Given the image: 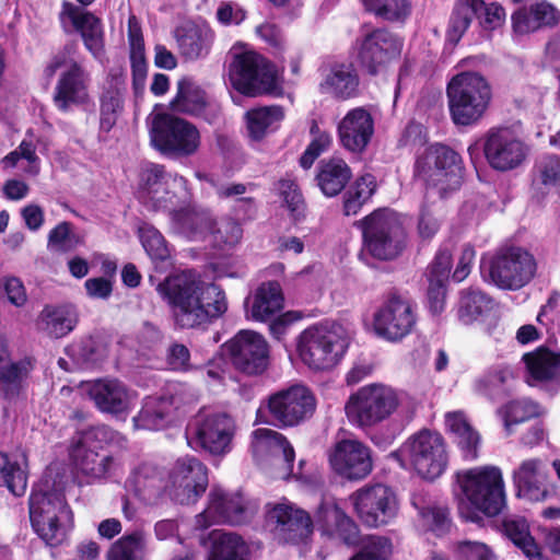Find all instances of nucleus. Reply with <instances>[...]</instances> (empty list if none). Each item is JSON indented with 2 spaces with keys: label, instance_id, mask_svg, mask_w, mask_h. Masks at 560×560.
Wrapping results in <instances>:
<instances>
[{
  "label": "nucleus",
  "instance_id": "nucleus-1",
  "mask_svg": "<svg viewBox=\"0 0 560 560\" xmlns=\"http://www.w3.org/2000/svg\"><path fill=\"white\" fill-rule=\"evenodd\" d=\"M156 291L166 301L180 328H196L221 317L228 311L224 291L214 283H207L191 271L167 277Z\"/></svg>",
  "mask_w": 560,
  "mask_h": 560
},
{
  "label": "nucleus",
  "instance_id": "nucleus-2",
  "mask_svg": "<svg viewBox=\"0 0 560 560\" xmlns=\"http://www.w3.org/2000/svg\"><path fill=\"white\" fill-rule=\"evenodd\" d=\"M455 498L459 515L478 522L482 515H499L506 504L505 482L500 467L483 465L455 474Z\"/></svg>",
  "mask_w": 560,
  "mask_h": 560
},
{
  "label": "nucleus",
  "instance_id": "nucleus-3",
  "mask_svg": "<svg viewBox=\"0 0 560 560\" xmlns=\"http://www.w3.org/2000/svg\"><path fill=\"white\" fill-rule=\"evenodd\" d=\"M125 439L106 425L90 428L79 433L70 450V459L75 472L88 482L108 478L118 466L115 456L103 451L104 445L120 444Z\"/></svg>",
  "mask_w": 560,
  "mask_h": 560
},
{
  "label": "nucleus",
  "instance_id": "nucleus-4",
  "mask_svg": "<svg viewBox=\"0 0 560 560\" xmlns=\"http://www.w3.org/2000/svg\"><path fill=\"white\" fill-rule=\"evenodd\" d=\"M228 77L231 85L246 96L282 94L273 66L261 55L242 46H234L230 51Z\"/></svg>",
  "mask_w": 560,
  "mask_h": 560
},
{
  "label": "nucleus",
  "instance_id": "nucleus-5",
  "mask_svg": "<svg viewBox=\"0 0 560 560\" xmlns=\"http://www.w3.org/2000/svg\"><path fill=\"white\" fill-rule=\"evenodd\" d=\"M74 54L75 46L66 45L50 58L44 69V74L49 80L58 70H61L54 89L52 100L56 107L65 113L90 102V74L77 60Z\"/></svg>",
  "mask_w": 560,
  "mask_h": 560
},
{
  "label": "nucleus",
  "instance_id": "nucleus-6",
  "mask_svg": "<svg viewBox=\"0 0 560 560\" xmlns=\"http://www.w3.org/2000/svg\"><path fill=\"white\" fill-rule=\"evenodd\" d=\"M450 115L456 126H472L481 120L491 102L489 82L478 72H460L447 84Z\"/></svg>",
  "mask_w": 560,
  "mask_h": 560
},
{
  "label": "nucleus",
  "instance_id": "nucleus-7",
  "mask_svg": "<svg viewBox=\"0 0 560 560\" xmlns=\"http://www.w3.org/2000/svg\"><path fill=\"white\" fill-rule=\"evenodd\" d=\"M349 338L342 326L337 324L313 326L299 338L298 351L301 360L316 371L334 368L343 357Z\"/></svg>",
  "mask_w": 560,
  "mask_h": 560
},
{
  "label": "nucleus",
  "instance_id": "nucleus-8",
  "mask_svg": "<svg viewBox=\"0 0 560 560\" xmlns=\"http://www.w3.org/2000/svg\"><path fill=\"white\" fill-rule=\"evenodd\" d=\"M463 170L457 152L442 143H434L417 155L413 173L415 177L443 196L460 186Z\"/></svg>",
  "mask_w": 560,
  "mask_h": 560
},
{
  "label": "nucleus",
  "instance_id": "nucleus-9",
  "mask_svg": "<svg viewBox=\"0 0 560 560\" xmlns=\"http://www.w3.org/2000/svg\"><path fill=\"white\" fill-rule=\"evenodd\" d=\"M398 406L399 396L393 387L373 383L360 387L349 396L345 412L351 424L368 429L390 418Z\"/></svg>",
  "mask_w": 560,
  "mask_h": 560
},
{
  "label": "nucleus",
  "instance_id": "nucleus-10",
  "mask_svg": "<svg viewBox=\"0 0 560 560\" xmlns=\"http://www.w3.org/2000/svg\"><path fill=\"white\" fill-rule=\"evenodd\" d=\"M360 224L363 234V253L380 260H390L402 252L406 233L400 217L395 211L375 210Z\"/></svg>",
  "mask_w": 560,
  "mask_h": 560
},
{
  "label": "nucleus",
  "instance_id": "nucleus-11",
  "mask_svg": "<svg viewBox=\"0 0 560 560\" xmlns=\"http://www.w3.org/2000/svg\"><path fill=\"white\" fill-rule=\"evenodd\" d=\"M392 456L401 466L409 464L422 478L431 480L444 472L448 460L444 438L430 430L410 436Z\"/></svg>",
  "mask_w": 560,
  "mask_h": 560
},
{
  "label": "nucleus",
  "instance_id": "nucleus-12",
  "mask_svg": "<svg viewBox=\"0 0 560 560\" xmlns=\"http://www.w3.org/2000/svg\"><path fill=\"white\" fill-rule=\"evenodd\" d=\"M150 135L154 148L173 158L194 155L201 144L200 132L194 124L170 114H158L153 118Z\"/></svg>",
  "mask_w": 560,
  "mask_h": 560
},
{
  "label": "nucleus",
  "instance_id": "nucleus-13",
  "mask_svg": "<svg viewBox=\"0 0 560 560\" xmlns=\"http://www.w3.org/2000/svg\"><path fill=\"white\" fill-rule=\"evenodd\" d=\"M235 431V421L229 415L199 412L188 424L186 439L192 450L224 456L232 450Z\"/></svg>",
  "mask_w": 560,
  "mask_h": 560
},
{
  "label": "nucleus",
  "instance_id": "nucleus-14",
  "mask_svg": "<svg viewBox=\"0 0 560 560\" xmlns=\"http://www.w3.org/2000/svg\"><path fill=\"white\" fill-rule=\"evenodd\" d=\"M489 278L503 290L516 291L536 276L537 261L532 253L518 246L498 250L489 262Z\"/></svg>",
  "mask_w": 560,
  "mask_h": 560
},
{
  "label": "nucleus",
  "instance_id": "nucleus-15",
  "mask_svg": "<svg viewBox=\"0 0 560 560\" xmlns=\"http://www.w3.org/2000/svg\"><path fill=\"white\" fill-rule=\"evenodd\" d=\"M349 502L358 518L369 527L389 524L399 510L396 493L383 483L361 487L349 495Z\"/></svg>",
  "mask_w": 560,
  "mask_h": 560
},
{
  "label": "nucleus",
  "instance_id": "nucleus-16",
  "mask_svg": "<svg viewBox=\"0 0 560 560\" xmlns=\"http://www.w3.org/2000/svg\"><path fill=\"white\" fill-rule=\"evenodd\" d=\"M482 150L489 166L499 172L520 167L529 153L528 145L509 127L490 128L483 136Z\"/></svg>",
  "mask_w": 560,
  "mask_h": 560
},
{
  "label": "nucleus",
  "instance_id": "nucleus-17",
  "mask_svg": "<svg viewBox=\"0 0 560 560\" xmlns=\"http://www.w3.org/2000/svg\"><path fill=\"white\" fill-rule=\"evenodd\" d=\"M168 493L180 504L195 503L208 487V468L197 457L177 458L167 474Z\"/></svg>",
  "mask_w": 560,
  "mask_h": 560
},
{
  "label": "nucleus",
  "instance_id": "nucleus-18",
  "mask_svg": "<svg viewBox=\"0 0 560 560\" xmlns=\"http://www.w3.org/2000/svg\"><path fill=\"white\" fill-rule=\"evenodd\" d=\"M416 324L415 304L399 295L386 300L373 317L377 336L390 342L401 341L413 331Z\"/></svg>",
  "mask_w": 560,
  "mask_h": 560
},
{
  "label": "nucleus",
  "instance_id": "nucleus-19",
  "mask_svg": "<svg viewBox=\"0 0 560 560\" xmlns=\"http://www.w3.org/2000/svg\"><path fill=\"white\" fill-rule=\"evenodd\" d=\"M316 400L303 385H293L271 395L268 409L273 421L280 427H294L311 418Z\"/></svg>",
  "mask_w": 560,
  "mask_h": 560
},
{
  "label": "nucleus",
  "instance_id": "nucleus-20",
  "mask_svg": "<svg viewBox=\"0 0 560 560\" xmlns=\"http://www.w3.org/2000/svg\"><path fill=\"white\" fill-rule=\"evenodd\" d=\"M329 463L338 476L351 481L362 480L373 470L371 448L354 439L336 443L329 454Z\"/></svg>",
  "mask_w": 560,
  "mask_h": 560
},
{
  "label": "nucleus",
  "instance_id": "nucleus-21",
  "mask_svg": "<svg viewBox=\"0 0 560 560\" xmlns=\"http://www.w3.org/2000/svg\"><path fill=\"white\" fill-rule=\"evenodd\" d=\"M402 42L384 28L365 34L358 42V61L371 74L385 69L394 59L399 57Z\"/></svg>",
  "mask_w": 560,
  "mask_h": 560
},
{
  "label": "nucleus",
  "instance_id": "nucleus-22",
  "mask_svg": "<svg viewBox=\"0 0 560 560\" xmlns=\"http://www.w3.org/2000/svg\"><path fill=\"white\" fill-rule=\"evenodd\" d=\"M187 192V180L177 174L165 172L162 165L152 164L148 166L141 175L142 202L153 210H164L172 202V197L160 196V192L170 195Z\"/></svg>",
  "mask_w": 560,
  "mask_h": 560
},
{
  "label": "nucleus",
  "instance_id": "nucleus-23",
  "mask_svg": "<svg viewBox=\"0 0 560 560\" xmlns=\"http://www.w3.org/2000/svg\"><path fill=\"white\" fill-rule=\"evenodd\" d=\"M61 26L66 33H80L85 48L94 58L104 54V30L102 22L93 13L65 1L59 13Z\"/></svg>",
  "mask_w": 560,
  "mask_h": 560
},
{
  "label": "nucleus",
  "instance_id": "nucleus-24",
  "mask_svg": "<svg viewBox=\"0 0 560 560\" xmlns=\"http://www.w3.org/2000/svg\"><path fill=\"white\" fill-rule=\"evenodd\" d=\"M235 368L246 374L262 373L268 365V345L252 330H242L226 343Z\"/></svg>",
  "mask_w": 560,
  "mask_h": 560
},
{
  "label": "nucleus",
  "instance_id": "nucleus-25",
  "mask_svg": "<svg viewBox=\"0 0 560 560\" xmlns=\"http://www.w3.org/2000/svg\"><path fill=\"white\" fill-rule=\"evenodd\" d=\"M249 517L248 510L240 494L226 493L212 488L207 508L196 516V527L205 529L217 523L242 524Z\"/></svg>",
  "mask_w": 560,
  "mask_h": 560
},
{
  "label": "nucleus",
  "instance_id": "nucleus-26",
  "mask_svg": "<svg viewBox=\"0 0 560 560\" xmlns=\"http://www.w3.org/2000/svg\"><path fill=\"white\" fill-rule=\"evenodd\" d=\"M81 390L105 413H127L132 404V393L118 380L102 378L81 384Z\"/></svg>",
  "mask_w": 560,
  "mask_h": 560
},
{
  "label": "nucleus",
  "instance_id": "nucleus-27",
  "mask_svg": "<svg viewBox=\"0 0 560 560\" xmlns=\"http://www.w3.org/2000/svg\"><path fill=\"white\" fill-rule=\"evenodd\" d=\"M517 495L529 501H545L550 495L549 471L546 463L538 458H526L512 471Z\"/></svg>",
  "mask_w": 560,
  "mask_h": 560
},
{
  "label": "nucleus",
  "instance_id": "nucleus-28",
  "mask_svg": "<svg viewBox=\"0 0 560 560\" xmlns=\"http://www.w3.org/2000/svg\"><path fill=\"white\" fill-rule=\"evenodd\" d=\"M560 22V10L548 0H532L512 14L515 34L526 35Z\"/></svg>",
  "mask_w": 560,
  "mask_h": 560
},
{
  "label": "nucleus",
  "instance_id": "nucleus-29",
  "mask_svg": "<svg viewBox=\"0 0 560 560\" xmlns=\"http://www.w3.org/2000/svg\"><path fill=\"white\" fill-rule=\"evenodd\" d=\"M250 451L256 462L261 463L270 458L281 460L291 470L294 462V450L278 431L259 428L250 434Z\"/></svg>",
  "mask_w": 560,
  "mask_h": 560
},
{
  "label": "nucleus",
  "instance_id": "nucleus-30",
  "mask_svg": "<svg viewBox=\"0 0 560 560\" xmlns=\"http://www.w3.org/2000/svg\"><path fill=\"white\" fill-rule=\"evenodd\" d=\"M275 529L287 541L298 542L312 533V521L303 510L295 509L288 502L276 504L268 513Z\"/></svg>",
  "mask_w": 560,
  "mask_h": 560
},
{
  "label": "nucleus",
  "instance_id": "nucleus-31",
  "mask_svg": "<svg viewBox=\"0 0 560 560\" xmlns=\"http://www.w3.org/2000/svg\"><path fill=\"white\" fill-rule=\"evenodd\" d=\"M374 132L372 115L363 107L349 110L338 124L341 144L349 151L361 152Z\"/></svg>",
  "mask_w": 560,
  "mask_h": 560
},
{
  "label": "nucleus",
  "instance_id": "nucleus-32",
  "mask_svg": "<svg viewBox=\"0 0 560 560\" xmlns=\"http://www.w3.org/2000/svg\"><path fill=\"white\" fill-rule=\"evenodd\" d=\"M28 505L32 525H45L44 522L48 518L72 522V513L65 495L58 491H45L39 487L33 488Z\"/></svg>",
  "mask_w": 560,
  "mask_h": 560
},
{
  "label": "nucleus",
  "instance_id": "nucleus-33",
  "mask_svg": "<svg viewBox=\"0 0 560 560\" xmlns=\"http://www.w3.org/2000/svg\"><path fill=\"white\" fill-rule=\"evenodd\" d=\"M78 324V312L73 305H45L39 312L36 329L51 339L63 338L70 334Z\"/></svg>",
  "mask_w": 560,
  "mask_h": 560
},
{
  "label": "nucleus",
  "instance_id": "nucleus-34",
  "mask_svg": "<svg viewBox=\"0 0 560 560\" xmlns=\"http://www.w3.org/2000/svg\"><path fill=\"white\" fill-rule=\"evenodd\" d=\"M359 84V75L352 65L335 63L324 74L319 90L335 98L349 100L358 94Z\"/></svg>",
  "mask_w": 560,
  "mask_h": 560
},
{
  "label": "nucleus",
  "instance_id": "nucleus-35",
  "mask_svg": "<svg viewBox=\"0 0 560 560\" xmlns=\"http://www.w3.org/2000/svg\"><path fill=\"white\" fill-rule=\"evenodd\" d=\"M315 518L326 534L338 535L346 542H351L357 536L355 523L337 505L334 499H326L322 502Z\"/></svg>",
  "mask_w": 560,
  "mask_h": 560
},
{
  "label": "nucleus",
  "instance_id": "nucleus-36",
  "mask_svg": "<svg viewBox=\"0 0 560 560\" xmlns=\"http://www.w3.org/2000/svg\"><path fill=\"white\" fill-rule=\"evenodd\" d=\"M180 55L188 60L206 57L214 40V33L207 25L188 24L176 31Z\"/></svg>",
  "mask_w": 560,
  "mask_h": 560
},
{
  "label": "nucleus",
  "instance_id": "nucleus-37",
  "mask_svg": "<svg viewBox=\"0 0 560 560\" xmlns=\"http://www.w3.org/2000/svg\"><path fill=\"white\" fill-rule=\"evenodd\" d=\"M177 408L173 397H148L133 419L135 425L145 430L163 429L175 419Z\"/></svg>",
  "mask_w": 560,
  "mask_h": 560
},
{
  "label": "nucleus",
  "instance_id": "nucleus-38",
  "mask_svg": "<svg viewBox=\"0 0 560 560\" xmlns=\"http://www.w3.org/2000/svg\"><path fill=\"white\" fill-rule=\"evenodd\" d=\"M445 425L454 435L465 460L471 462L478 458L481 443L480 434L469 423L463 411H451L445 415Z\"/></svg>",
  "mask_w": 560,
  "mask_h": 560
},
{
  "label": "nucleus",
  "instance_id": "nucleus-39",
  "mask_svg": "<svg viewBox=\"0 0 560 560\" xmlns=\"http://www.w3.org/2000/svg\"><path fill=\"white\" fill-rule=\"evenodd\" d=\"M130 486L135 494L144 503L153 504L164 491H168L164 474L152 464H142L133 472Z\"/></svg>",
  "mask_w": 560,
  "mask_h": 560
},
{
  "label": "nucleus",
  "instance_id": "nucleus-40",
  "mask_svg": "<svg viewBox=\"0 0 560 560\" xmlns=\"http://www.w3.org/2000/svg\"><path fill=\"white\" fill-rule=\"evenodd\" d=\"M210 106L206 92L190 77L177 81V92L171 102L174 112L190 116H201Z\"/></svg>",
  "mask_w": 560,
  "mask_h": 560
},
{
  "label": "nucleus",
  "instance_id": "nucleus-41",
  "mask_svg": "<svg viewBox=\"0 0 560 560\" xmlns=\"http://www.w3.org/2000/svg\"><path fill=\"white\" fill-rule=\"evenodd\" d=\"M284 109L280 105L255 107L245 113L247 135L253 141L262 140L277 130L284 119Z\"/></svg>",
  "mask_w": 560,
  "mask_h": 560
},
{
  "label": "nucleus",
  "instance_id": "nucleus-42",
  "mask_svg": "<svg viewBox=\"0 0 560 560\" xmlns=\"http://www.w3.org/2000/svg\"><path fill=\"white\" fill-rule=\"evenodd\" d=\"M283 307L282 290L277 281L262 282L256 290L247 316L259 322L271 318Z\"/></svg>",
  "mask_w": 560,
  "mask_h": 560
},
{
  "label": "nucleus",
  "instance_id": "nucleus-43",
  "mask_svg": "<svg viewBox=\"0 0 560 560\" xmlns=\"http://www.w3.org/2000/svg\"><path fill=\"white\" fill-rule=\"evenodd\" d=\"M170 218L174 230L194 240L207 238L208 229L212 226V217L207 211L183 208L171 210Z\"/></svg>",
  "mask_w": 560,
  "mask_h": 560
},
{
  "label": "nucleus",
  "instance_id": "nucleus-44",
  "mask_svg": "<svg viewBox=\"0 0 560 560\" xmlns=\"http://www.w3.org/2000/svg\"><path fill=\"white\" fill-rule=\"evenodd\" d=\"M170 218L174 230L194 240L207 238L208 229L212 226V217L207 211L183 208L171 210Z\"/></svg>",
  "mask_w": 560,
  "mask_h": 560
},
{
  "label": "nucleus",
  "instance_id": "nucleus-45",
  "mask_svg": "<svg viewBox=\"0 0 560 560\" xmlns=\"http://www.w3.org/2000/svg\"><path fill=\"white\" fill-rule=\"evenodd\" d=\"M351 175V170L343 160L331 158L319 165L318 186L324 195L334 197L345 188Z\"/></svg>",
  "mask_w": 560,
  "mask_h": 560
},
{
  "label": "nucleus",
  "instance_id": "nucleus-46",
  "mask_svg": "<svg viewBox=\"0 0 560 560\" xmlns=\"http://www.w3.org/2000/svg\"><path fill=\"white\" fill-rule=\"evenodd\" d=\"M523 360L535 381H553L560 376V351L553 352L540 347L524 354Z\"/></svg>",
  "mask_w": 560,
  "mask_h": 560
},
{
  "label": "nucleus",
  "instance_id": "nucleus-47",
  "mask_svg": "<svg viewBox=\"0 0 560 560\" xmlns=\"http://www.w3.org/2000/svg\"><path fill=\"white\" fill-rule=\"evenodd\" d=\"M209 540L211 548L207 560H245L247 547L237 534L214 529Z\"/></svg>",
  "mask_w": 560,
  "mask_h": 560
},
{
  "label": "nucleus",
  "instance_id": "nucleus-48",
  "mask_svg": "<svg viewBox=\"0 0 560 560\" xmlns=\"http://www.w3.org/2000/svg\"><path fill=\"white\" fill-rule=\"evenodd\" d=\"M9 350L5 343V355L0 359V386L7 397H13L22 389L27 380L33 363L30 359L8 363Z\"/></svg>",
  "mask_w": 560,
  "mask_h": 560
},
{
  "label": "nucleus",
  "instance_id": "nucleus-49",
  "mask_svg": "<svg viewBox=\"0 0 560 560\" xmlns=\"http://www.w3.org/2000/svg\"><path fill=\"white\" fill-rule=\"evenodd\" d=\"M147 535L137 529L118 538L106 553L107 560H145Z\"/></svg>",
  "mask_w": 560,
  "mask_h": 560
},
{
  "label": "nucleus",
  "instance_id": "nucleus-50",
  "mask_svg": "<svg viewBox=\"0 0 560 560\" xmlns=\"http://www.w3.org/2000/svg\"><path fill=\"white\" fill-rule=\"evenodd\" d=\"M513 378V372L509 366H494L475 380L474 389L477 394L494 400L508 394L509 384Z\"/></svg>",
  "mask_w": 560,
  "mask_h": 560
},
{
  "label": "nucleus",
  "instance_id": "nucleus-51",
  "mask_svg": "<svg viewBox=\"0 0 560 560\" xmlns=\"http://www.w3.org/2000/svg\"><path fill=\"white\" fill-rule=\"evenodd\" d=\"M480 8H483L482 0H457L447 30V39L450 42L454 44L459 42Z\"/></svg>",
  "mask_w": 560,
  "mask_h": 560
},
{
  "label": "nucleus",
  "instance_id": "nucleus-52",
  "mask_svg": "<svg viewBox=\"0 0 560 560\" xmlns=\"http://www.w3.org/2000/svg\"><path fill=\"white\" fill-rule=\"evenodd\" d=\"M492 301L483 292L476 289H467L460 292L458 305V319L469 325L491 310Z\"/></svg>",
  "mask_w": 560,
  "mask_h": 560
},
{
  "label": "nucleus",
  "instance_id": "nucleus-53",
  "mask_svg": "<svg viewBox=\"0 0 560 560\" xmlns=\"http://www.w3.org/2000/svg\"><path fill=\"white\" fill-rule=\"evenodd\" d=\"M508 435L514 432V427L538 416V406L532 400L522 398L506 402L498 409Z\"/></svg>",
  "mask_w": 560,
  "mask_h": 560
},
{
  "label": "nucleus",
  "instance_id": "nucleus-54",
  "mask_svg": "<svg viewBox=\"0 0 560 560\" xmlns=\"http://www.w3.org/2000/svg\"><path fill=\"white\" fill-rule=\"evenodd\" d=\"M0 486L5 487L15 497H21L27 488V472L18 462L0 452Z\"/></svg>",
  "mask_w": 560,
  "mask_h": 560
},
{
  "label": "nucleus",
  "instance_id": "nucleus-55",
  "mask_svg": "<svg viewBox=\"0 0 560 560\" xmlns=\"http://www.w3.org/2000/svg\"><path fill=\"white\" fill-rule=\"evenodd\" d=\"M504 530L506 536L529 560H545L539 546L530 536L528 525L524 520L506 521L504 523Z\"/></svg>",
  "mask_w": 560,
  "mask_h": 560
},
{
  "label": "nucleus",
  "instance_id": "nucleus-56",
  "mask_svg": "<svg viewBox=\"0 0 560 560\" xmlns=\"http://www.w3.org/2000/svg\"><path fill=\"white\" fill-rule=\"evenodd\" d=\"M243 236L241 224L232 218H221L214 220L212 218V226L208 229L207 238H209L214 246L231 247L240 243Z\"/></svg>",
  "mask_w": 560,
  "mask_h": 560
},
{
  "label": "nucleus",
  "instance_id": "nucleus-57",
  "mask_svg": "<svg viewBox=\"0 0 560 560\" xmlns=\"http://www.w3.org/2000/svg\"><path fill=\"white\" fill-rule=\"evenodd\" d=\"M412 505L418 510L421 525L427 530L442 535L450 527L448 512L441 506L425 505L422 498L413 497Z\"/></svg>",
  "mask_w": 560,
  "mask_h": 560
},
{
  "label": "nucleus",
  "instance_id": "nucleus-58",
  "mask_svg": "<svg viewBox=\"0 0 560 560\" xmlns=\"http://www.w3.org/2000/svg\"><path fill=\"white\" fill-rule=\"evenodd\" d=\"M364 7L387 21H402L411 12L409 0H362Z\"/></svg>",
  "mask_w": 560,
  "mask_h": 560
},
{
  "label": "nucleus",
  "instance_id": "nucleus-59",
  "mask_svg": "<svg viewBox=\"0 0 560 560\" xmlns=\"http://www.w3.org/2000/svg\"><path fill=\"white\" fill-rule=\"evenodd\" d=\"M125 90L116 88L104 93L101 100V129L108 132L124 109Z\"/></svg>",
  "mask_w": 560,
  "mask_h": 560
},
{
  "label": "nucleus",
  "instance_id": "nucleus-60",
  "mask_svg": "<svg viewBox=\"0 0 560 560\" xmlns=\"http://www.w3.org/2000/svg\"><path fill=\"white\" fill-rule=\"evenodd\" d=\"M139 235L147 254L155 261L170 258V249L163 235L152 225L144 224L139 229Z\"/></svg>",
  "mask_w": 560,
  "mask_h": 560
},
{
  "label": "nucleus",
  "instance_id": "nucleus-61",
  "mask_svg": "<svg viewBox=\"0 0 560 560\" xmlns=\"http://www.w3.org/2000/svg\"><path fill=\"white\" fill-rule=\"evenodd\" d=\"M536 180L547 189L560 187V156L547 154L535 165Z\"/></svg>",
  "mask_w": 560,
  "mask_h": 560
},
{
  "label": "nucleus",
  "instance_id": "nucleus-62",
  "mask_svg": "<svg viewBox=\"0 0 560 560\" xmlns=\"http://www.w3.org/2000/svg\"><path fill=\"white\" fill-rule=\"evenodd\" d=\"M80 243V237L71 231V224L68 222L59 223L48 235V248L58 253L70 252Z\"/></svg>",
  "mask_w": 560,
  "mask_h": 560
},
{
  "label": "nucleus",
  "instance_id": "nucleus-63",
  "mask_svg": "<svg viewBox=\"0 0 560 560\" xmlns=\"http://www.w3.org/2000/svg\"><path fill=\"white\" fill-rule=\"evenodd\" d=\"M45 525H32L36 534L49 546L56 547L61 545L68 535L69 529L72 526V522L55 521V518H48Z\"/></svg>",
  "mask_w": 560,
  "mask_h": 560
},
{
  "label": "nucleus",
  "instance_id": "nucleus-64",
  "mask_svg": "<svg viewBox=\"0 0 560 560\" xmlns=\"http://www.w3.org/2000/svg\"><path fill=\"white\" fill-rule=\"evenodd\" d=\"M392 555L390 541L381 536H371L361 551L351 560H388Z\"/></svg>",
  "mask_w": 560,
  "mask_h": 560
}]
</instances>
